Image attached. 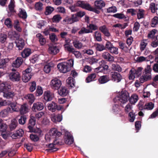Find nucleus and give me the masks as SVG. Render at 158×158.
<instances>
[{
    "label": "nucleus",
    "instance_id": "nucleus-1",
    "mask_svg": "<svg viewBox=\"0 0 158 158\" xmlns=\"http://www.w3.org/2000/svg\"><path fill=\"white\" fill-rule=\"evenodd\" d=\"M61 135V132L58 131L56 128H53L51 129L48 133L45 135V139L47 142H49L51 140L53 141L52 143L48 145V148H50L49 149V151L51 152H55L58 149V148L55 147L56 145H60L64 144L63 141H60L56 139Z\"/></svg>",
    "mask_w": 158,
    "mask_h": 158
},
{
    "label": "nucleus",
    "instance_id": "nucleus-2",
    "mask_svg": "<svg viewBox=\"0 0 158 158\" xmlns=\"http://www.w3.org/2000/svg\"><path fill=\"white\" fill-rule=\"evenodd\" d=\"M73 60L71 59L67 60L66 62L58 64L57 65V67L60 72L65 73L71 70V68L73 66Z\"/></svg>",
    "mask_w": 158,
    "mask_h": 158
},
{
    "label": "nucleus",
    "instance_id": "nucleus-3",
    "mask_svg": "<svg viewBox=\"0 0 158 158\" xmlns=\"http://www.w3.org/2000/svg\"><path fill=\"white\" fill-rule=\"evenodd\" d=\"M129 94L126 91H122L121 93L114 99L113 101L115 103H118L120 105L122 104L126 103L128 100Z\"/></svg>",
    "mask_w": 158,
    "mask_h": 158
},
{
    "label": "nucleus",
    "instance_id": "nucleus-4",
    "mask_svg": "<svg viewBox=\"0 0 158 158\" xmlns=\"http://www.w3.org/2000/svg\"><path fill=\"white\" fill-rule=\"evenodd\" d=\"M110 80L118 83L120 82L122 79V77L121 74L118 72H112L110 73Z\"/></svg>",
    "mask_w": 158,
    "mask_h": 158
},
{
    "label": "nucleus",
    "instance_id": "nucleus-5",
    "mask_svg": "<svg viewBox=\"0 0 158 158\" xmlns=\"http://www.w3.org/2000/svg\"><path fill=\"white\" fill-rule=\"evenodd\" d=\"M48 108L49 110L53 112H55L56 110H60L63 108L61 106H58L56 103L54 102H52L48 103Z\"/></svg>",
    "mask_w": 158,
    "mask_h": 158
},
{
    "label": "nucleus",
    "instance_id": "nucleus-6",
    "mask_svg": "<svg viewBox=\"0 0 158 158\" xmlns=\"http://www.w3.org/2000/svg\"><path fill=\"white\" fill-rule=\"evenodd\" d=\"M76 6L89 11L91 6V5L86 1L81 0L77 1L76 3Z\"/></svg>",
    "mask_w": 158,
    "mask_h": 158
},
{
    "label": "nucleus",
    "instance_id": "nucleus-7",
    "mask_svg": "<svg viewBox=\"0 0 158 158\" xmlns=\"http://www.w3.org/2000/svg\"><path fill=\"white\" fill-rule=\"evenodd\" d=\"M10 80L13 82H18L20 79V76L18 72H12L9 75Z\"/></svg>",
    "mask_w": 158,
    "mask_h": 158
},
{
    "label": "nucleus",
    "instance_id": "nucleus-8",
    "mask_svg": "<svg viewBox=\"0 0 158 158\" xmlns=\"http://www.w3.org/2000/svg\"><path fill=\"white\" fill-rule=\"evenodd\" d=\"M61 85V82L57 78L52 79L50 82L51 88L55 89H58Z\"/></svg>",
    "mask_w": 158,
    "mask_h": 158
},
{
    "label": "nucleus",
    "instance_id": "nucleus-9",
    "mask_svg": "<svg viewBox=\"0 0 158 158\" xmlns=\"http://www.w3.org/2000/svg\"><path fill=\"white\" fill-rule=\"evenodd\" d=\"M47 113L45 111H40V118H41L42 120L41 124L42 126L48 125L49 123V120L48 119L46 116Z\"/></svg>",
    "mask_w": 158,
    "mask_h": 158
},
{
    "label": "nucleus",
    "instance_id": "nucleus-10",
    "mask_svg": "<svg viewBox=\"0 0 158 158\" xmlns=\"http://www.w3.org/2000/svg\"><path fill=\"white\" fill-rule=\"evenodd\" d=\"M64 139L65 143L68 145H71L73 144V139L71 134L66 132L65 133L64 136Z\"/></svg>",
    "mask_w": 158,
    "mask_h": 158
},
{
    "label": "nucleus",
    "instance_id": "nucleus-11",
    "mask_svg": "<svg viewBox=\"0 0 158 158\" xmlns=\"http://www.w3.org/2000/svg\"><path fill=\"white\" fill-rule=\"evenodd\" d=\"M78 18L73 16V15L71 17H66L63 20V23L64 24H71L75 22L78 21Z\"/></svg>",
    "mask_w": 158,
    "mask_h": 158
},
{
    "label": "nucleus",
    "instance_id": "nucleus-12",
    "mask_svg": "<svg viewBox=\"0 0 158 158\" xmlns=\"http://www.w3.org/2000/svg\"><path fill=\"white\" fill-rule=\"evenodd\" d=\"M35 124V121L34 118H31L29 120L28 124V128L29 130L28 131L30 132L35 133V130L33 128V127Z\"/></svg>",
    "mask_w": 158,
    "mask_h": 158
},
{
    "label": "nucleus",
    "instance_id": "nucleus-13",
    "mask_svg": "<svg viewBox=\"0 0 158 158\" xmlns=\"http://www.w3.org/2000/svg\"><path fill=\"white\" fill-rule=\"evenodd\" d=\"M54 96V94L49 91L47 90L44 92V98L45 101H49L52 100Z\"/></svg>",
    "mask_w": 158,
    "mask_h": 158
},
{
    "label": "nucleus",
    "instance_id": "nucleus-14",
    "mask_svg": "<svg viewBox=\"0 0 158 158\" xmlns=\"http://www.w3.org/2000/svg\"><path fill=\"white\" fill-rule=\"evenodd\" d=\"M102 57L106 61L112 62L114 61V57L108 52H104L102 55Z\"/></svg>",
    "mask_w": 158,
    "mask_h": 158
},
{
    "label": "nucleus",
    "instance_id": "nucleus-15",
    "mask_svg": "<svg viewBox=\"0 0 158 158\" xmlns=\"http://www.w3.org/2000/svg\"><path fill=\"white\" fill-rule=\"evenodd\" d=\"M23 61V60L22 58L18 57L12 63V66L14 68H18L22 64Z\"/></svg>",
    "mask_w": 158,
    "mask_h": 158
},
{
    "label": "nucleus",
    "instance_id": "nucleus-16",
    "mask_svg": "<svg viewBox=\"0 0 158 158\" xmlns=\"http://www.w3.org/2000/svg\"><path fill=\"white\" fill-rule=\"evenodd\" d=\"M154 107V104L152 102L146 103L144 106L141 105L139 106V109L142 110L143 109L147 110H151Z\"/></svg>",
    "mask_w": 158,
    "mask_h": 158
},
{
    "label": "nucleus",
    "instance_id": "nucleus-17",
    "mask_svg": "<svg viewBox=\"0 0 158 158\" xmlns=\"http://www.w3.org/2000/svg\"><path fill=\"white\" fill-rule=\"evenodd\" d=\"M11 88V86L7 82H3L0 84V91L4 93Z\"/></svg>",
    "mask_w": 158,
    "mask_h": 158
},
{
    "label": "nucleus",
    "instance_id": "nucleus-18",
    "mask_svg": "<svg viewBox=\"0 0 158 158\" xmlns=\"http://www.w3.org/2000/svg\"><path fill=\"white\" fill-rule=\"evenodd\" d=\"M12 113L11 109L10 107H7L6 108L2 110L0 112V116L4 118L7 116L10 113Z\"/></svg>",
    "mask_w": 158,
    "mask_h": 158
},
{
    "label": "nucleus",
    "instance_id": "nucleus-19",
    "mask_svg": "<svg viewBox=\"0 0 158 158\" xmlns=\"http://www.w3.org/2000/svg\"><path fill=\"white\" fill-rule=\"evenodd\" d=\"M99 30L102 32L105 36L109 37L110 36V34L109 31L108 29L105 25H103L99 27Z\"/></svg>",
    "mask_w": 158,
    "mask_h": 158
},
{
    "label": "nucleus",
    "instance_id": "nucleus-20",
    "mask_svg": "<svg viewBox=\"0 0 158 158\" xmlns=\"http://www.w3.org/2000/svg\"><path fill=\"white\" fill-rule=\"evenodd\" d=\"M110 80L109 77L106 75H103L100 77L98 78V81L99 84L106 83Z\"/></svg>",
    "mask_w": 158,
    "mask_h": 158
},
{
    "label": "nucleus",
    "instance_id": "nucleus-21",
    "mask_svg": "<svg viewBox=\"0 0 158 158\" xmlns=\"http://www.w3.org/2000/svg\"><path fill=\"white\" fill-rule=\"evenodd\" d=\"M48 52L51 54L55 55L59 52V49L56 46H50L48 48Z\"/></svg>",
    "mask_w": 158,
    "mask_h": 158
},
{
    "label": "nucleus",
    "instance_id": "nucleus-22",
    "mask_svg": "<svg viewBox=\"0 0 158 158\" xmlns=\"http://www.w3.org/2000/svg\"><path fill=\"white\" fill-rule=\"evenodd\" d=\"M15 43L17 47L19 50H22L24 47L25 44L24 40L21 38L16 40Z\"/></svg>",
    "mask_w": 158,
    "mask_h": 158
},
{
    "label": "nucleus",
    "instance_id": "nucleus-23",
    "mask_svg": "<svg viewBox=\"0 0 158 158\" xmlns=\"http://www.w3.org/2000/svg\"><path fill=\"white\" fill-rule=\"evenodd\" d=\"M54 66V64L52 62H50L45 65L44 68V71L46 73H49L51 69L53 68Z\"/></svg>",
    "mask_w": 158,
    "mask_h": 158
},
{
    "label": "nucleus",
    "instance_id": "nucleus-24",
    "mask_svg": "<svg viewBox=\"0 0 158 158\" xmlns=\"http://www.w3.org/2000/svg\"><path fill=\"white\" fill-rule=\"evenodd\" d=\"M19 110L21 114H26L29 111L27 105L26 104L22 105L20 109H19Z\"/></svg>",
    "mask_w": 158,
    "mask_h": 158
},
{
    "label": "nucleus",
    "instance_id": "nucleus-25",
    "mask_svg": "<svg viewBox=\"0 0 158 158\" xmlns=\"http://www.w3.org/2000/svg\"><path fill=\"white\" fill-rule=\"evenodd\" d=\"M51 120L53 122L56 123L60 122L62 119V116L60 114L55 115V114L51 116Z\"/></svg>",
    "mask_w": 158,
    "mask_h": 158
},
{
    "label": "nucleus",
    "instance_id": "nucleus-26",
    "mask_svg": "<svg viewBox=\"0 0 158 158\" xmlns=\"http://www.w3.org/2000/svg\"><path fill=\"white\" fill-rule=\"evenodd\" d=\"M94 5L96 9L100 10L105 6V4L102 0H97L94 2Z\"/></svg>",
    "mask_w": 158,
    "mask_h": 158
},
{
    "label": "nucleus",
    "instance_id": "nucleus-27",
    "mask_svg": "<svg viewBox=\"0 0 158 158\" xmlns=\"http://www.w3.org/2000/svg\"><path fill=\"white\" fill-rule=\"evenodd\" d=\"M66 82L69 87L71 88L75 86V79L71 77H69L66 80Z\"/></svg>",
    "mask_w": 158,
    "mask_h": 158
},
{
    "label": "nucleus",
    "instance_id": "nucleus-28",
    "mask_svg": "<svg viewBox=\"0 0 158 158\" xmlns=\"http://www.w3.org/2000/svg\"><path fill=\"white\" fill-rule=\"evenodd\" d=\"M97 73H92L88 75L85 80L86 82L89 83L91 81H94L96 80L97 76Z\"/></svg>",
    "mask_w": 158,
    "mask_h": 158
},
{
    "label": "nucleus",
    "instance_id": "nucleus-29",
    "mask_svg": "<svg viewBox=\"0 0 158 158\" xmlns=\"http://www.w3.org/2000/svg\"><path fill=\"white\" fill-rule=\"evenodd\" d=\"M113 16L114 17L119 19H124V21H128L129 20V18L128 16H125V15L122 13H117L113 15Z\"/></svg>",
    "mask_w": 158,
    "mask_h": 158
},
{
    "label": "nucleus",
    "instance_id": "nucleus-30",
    "mask_svg": "<svg viewBox=\"0 0 158 158\" xmlns=\"http://www.w3.org/2000/svg\"><path fill=\"white\" fill-rule=\"evenodd\" d=\"M31 54V51L29 48L24 49L21 53L22 57L24 58L28 57Z\"/></svg>",
    "mask_w": 158,
    "mask_h": 158
},
{
    "label": "nucleus",
    "instance_id": "nucleus-31",
    "mask_svg": "<svg viewBox=\"0 0 158 158\" xmlns=\"http://www.w3.org/2000/svg\"><path fill=\"white\" fill-rule=\"evenodd\" d=\"M59 94L60 96L64 97L68 94V90L65 87H62L58 91Z\"/></svg>",
    "mask_w": 158,
    "mask_h": 158
},
{
    "label": "nucleus",
    "instance_id": "nucleus-32",
    "mask_svg": "<svg viewBox=\"0 0 158 158\" xmlns=\"http://www.w3.org/2000/svg\"><path fill=\"white\" fill-rule=\"evenodd\" d=\"M138 99V96L136 94H135L132 95L130 98L129 97L128 100L131 104H134L137 102Z\"/></svg>",
    "mask_w": 158,
    "mask_h": 158
},
{
    "label": "nucleus",
    "instance_id": "nucleus-33",
    "mask_svg": "<svg viewBox=\"0 0 158 158\" xmlns=\"http://www.w3.org/2000/svg\"><path fill=\"white\" fill-rule=\"evenodd\" d=\"M25 98L26 99L29 104H31L34 102L35 100V98L32 94H28L25 96Z\"/></svg>",
    "mask_w": 158,
    "mask_h": 158
},
{
    "label": "nucleus",
    "instance_id": "nucleus-34",
    "mask_svg": "<svg viewBox=\"0 0 158 158\" xmlns=\"http://www.w3.org/2000/svg\"><path fill=\"white\" fill-rule=\"evenodd\" d=\"M8 58L2 59L0 61V69H4L6 66V64L8 62Z\"/></svg>",
    "mask_w": 158,
    "mask_h": 158
},
{
    "label": "nucleus",
    "instance_id": "nucleus-35",
    "mask_svg": "<svg viewBox=\"0 0 158 158\" xmlns=\"http://www.w3.org/2000/svg\"><path fill=\"white\" fill-rule=\"evenodd\" d=\"M111 68L112 70L114 71H117L119 73L122 71V68L119 65L117 64H112Z\"/></svg>",
    "mask_w": 158,
    "mask_h": 158
},
{
    "label": "nucleus",
    "instance_id": "nucleus-36",
    "mask_svg": "<svg viewBox=\"0 0 158 158\" xmlns=\"http://www.w3.org/2000/svg\"><path fill=\"white\" fill-rule=\"evenodd\" d=\"M119 48L126 52H128L129 51V47H127L125 43L122 42H119Z\"/></svg>",
    "mask_w": 158,
    "mask_h": 158
},
{
    "label": "nucleus",
    "instance_id": "nucleus-37",
    "mask_svg": "<svg viewBox=\"0 0 158 158\" xmlns=\"http://www.w3.org/2000/svg\"><path fill=\"white\" fill-rule=\"evenodd\" d=\"M108 66L106 64H104L102 67H98L95 69V71L97 73L104 72L105 70L107 71L108 69Z\"/></svg>",
    "mask_w": 158,
    "mask_h": 158
},
{
    "label": "nucleus",
    "instance_id": "nucleus-38",
    "mask_svg": "<svg viewBox=\"0 0 158 158\" xmlns=\"http://www.w3.org/2000/svg\"><path fill=\"white\" fill-rule=\"evenodd\" d=\"M14 28L18 32L22 31V28L20 27L19 21L18 20L15 21L14 23Z\"/></svg>",
    "mask_w": 158,
    "mask_h": 158
},
{
    "label": "nucleus",
    "instance_id": "nucleus-39",
    "mask_svg": "<svg viewBox=\"0 0 158 158\" xmlns=\"http://www.w3.org/2000/svg\"><path fill=\"white\" fill-rule=\"evenodd\" d=\"M32 75H30L29 73H23L22 76V80L24 82H27L31 79Z\"/></svg>",
    "mask_w": 158,
    "mask_h": 158
},
{
    "label": "nucleus",
    "instance_id": "nucleus-40",
    "mask_svg": "<svg viewBox=\"0 0 158 158\" xmlns=\"http://www.w3.org/2000/svg\"><path fill=\"white\" fill-rule=\"evenodd\" d=\"M92 32L93 31L91 30H89V29H86L85 27H81L80 30L78 32V34L81 35Z\"/></svg>",
    "mask_w": 158,
    "mask_h": 158
},
{
    "label": "nucleus",
    "instance_id": "nucleus-41",
    "mask_svg": "<svg viewBox=\"0 0 158 158\" xmlns=\"http://www.w3.org/2000/svg\"><path fill=\"white\" fill-rule=\"evenodd\" d=\"M73 44L75 48L78 49H80L82 47V44L79 41L75 40L73 41Z\"/></svg>",
    "mask_w": 158,
    "mask_h": 158
},
{
    "label": "nucleus",
    "instance_id": "nucleus-42",
    "mask_svg": "<svg viewBox=\"0 0 158 158\" xmlns=\"http://www.w3.org/2000/svg\"><path fill=\"white\" fill-rule=\"evenodd\" d=\"M135 69L134 68H132L131 69L129 73V79L130 80H133L135 77H137L135 75V73H134L135 72Z\"/></svg>",
    "mask_w": 158,
    "mask_h": 158
},
{
    "label": "nucleus",
    "instance_id": "nucleus-43",
    "mask_svg": "<svg viewBox=\"0 0 158 158\" xmlns=\"http://www.w3.org/2000/svg\"><path fill=\"white\" fill-rule=\"evenodd\" d=\"M96 50L99 51H102L105 50V47L102 44L99 43H95L94 44Z\"/></svg>",
    "mask_w": 158,
    "mask_h": 158
},
{
    "label": "nucleus",
    "instance_id": "nucleus-44",
    "mask_svg": "<svg viewBox=\"0 0 158 158\" xmlns=\"http://www.w3.org/2000/svg\"><path fill=\"white\" fill-rule=\"evenodd\" d=\"M147 42V40H143L141 41L140 45V50L141 52H142L145 49L146 47L148 44Z\"/></svg>",
    "mask_w": 158,
    "mask_h": 158
},
{
    "label": "nucleus",
    "instance_id": "nucleus-45",
    "mask_svg": "<svg viewBox=\"0 0 158 158\" xmlns=\"http://www.w3.org/2000/svg\"><path fill=\"white\" fill-rule=\"evenodd\" d=\"M9 105L10 106L11 108V110H12V112L13 111L18 112L19 111V108L17 106V103L15 102H12L9 103Z\"/></svg>",
    "mask_w": 158,
    "mask_h": 158
},
{
    "label": "nucleus",
    "instance_id": "nucleus-46",
    "mask_svg": "<svg viewBox=\"0 0 158 158\" xmlns=\"http://www.w3.org/2000/svg\"><path fill=\"white\" fill-rule=\"evenodd\" d=\"M19 17L22 18L23 19H25L27 18V15L26 11L24 10L21 9L19 14Z\"/></svg>",
    "mask_w": 158,
    "mask_h": 158
},
{
    "label": "nucleus",
    "instance_id": "nucleus-47",
    "mask_svg": "<svg viewBox=\"0 0 158 158\" xmlns=\"http://www.w3.org/2000/svg\"><path fill=\"white\" fill-rule=\"evenodd\" d=\"M137 16V18L138 19H142L144 17V10L141 9H139L138 11L136 13Z\"/></svg>",
    "mask_w": 158,
    "mask_h": 158
},
{
    "label": "nucleus",
    "instance_id": "nucleus-48",
    "mask_svg": "<svg viewBox=\"0 0 158 158\" xmlns=\"http://www.w3.org/2000/svg\"><path fill=\"white\" fill-rule=\"evenodd\" d=\"M8 90L3 93V96L7 98H12L15 95L14 93L13 92H9Z\"/></svg>",
    "mask_w": 158,
    "mask_h": 158
},
{
    "label": "nucleus",
    "instance_id": "nucleus-49",
    "mask_svg": "<svg viewBox=\"0 0 158 158\" xmlns=\"http://www.w3.org/2000/svg\"><path fill=\"white\" fill-rule=\"evenodd\" d=\"M94 38L98 41H102V38L101 33L98 31L95 32L94 33Z\"/></svg>",
    "mask_w": 158,
    "mask_h": 158
},
{
    "label": "nucleus",
    "instance_id": "nucleus-50",
    "mask_svg": "<svg viewBox=\"0 0 158 158\" xmlns=\"http://www.w3.org/2000/svg\"><path fill=\"white\" fill-rule=\"evenodd\" d=\"M7 129L6 125L3 123L1 119H0V131L4 132Z\"/></svg>",
    "mask_w": 158,
    "mask_h": 158
},
{
    "label": "nucleus",
    "instance_id": "nucleus-51",
    "mask_svg": "<svg viewBox=\"0 0 158 158\" xmlns=\"http://www.w3.org/2000/svg\"><path fill=\"white\" fill-rule=\"evenodd\" d=\"M149 9L151 10L152 13H154L158 8L157 7H156L155 3L152 2L150 4Z\"/></svg>",
    "mask_w": 158,
    "mask_h": 158
},
{
    "label": "nucleus",
    "instance_id": "nucleus-52",
    "mask_svg": "<svg viewBox=\"0 0 158 158\" xmlns=\"http://www.w3.org/2000/svg\"><path fill=\"white\" fill-rule=\"evenodd\" d=\"M18 123L16 120H13L10 124L9 127L11 131L14 130L17 126Z\"/></svg>",
    "mask_w": 158,
    "mask_h": 158
},
{
    "label": "nucleus",
    "instance_id": "nucleus-53",
    "mask_svg": "<svg viewBox=\"0 0 158 158\" xmlns=\"http://www.w3.org/2000/svg\"><path fill=\"white\" fill-rule=\"evenodd\" d=\"M157 25H158V17L155 16L152 19L151 26L152 27H155Z\"/></svg>",
    "mask_w": 158,
    "mask_h": 158
},
{
    "label": "nucleus",
    "instance_id": "nucleus-54",
    "mask_svg": "<svg viewBox=\"0 0 158 158\" xmlns=\"http://www.w3.org/2000/svg\"><path fill=\"white\" fill-rule=\"evenodd\" d=\"M62 19V17L60 15L57 14L54 15L52 18V21L53 22L58 23Z\"/></svg>",
    "mask_w": 158,
    "mask_h": 158
},
{
    "label": "nucleus",
    "instance_id": "nucleus-55",
    "mask_svg": "<svg viewBox=\"0 0 158 158\" xmlns=\"http://www.w3.org/2000/svg\"><path fill=\"white\" fill-rule=\"evenodd\" d=\"M49 39L52 42H55L58 40L57 37L54 33L49 34Z\"/></svg>",
    "mask_w": 158,
    "mask_h": 158
},
{
    "label": "nucleus",
    "instance_id": "nucleus-56",
    "mask_svg": "<svg viewBox=\"0 0 158 158\" xmlns=\"http://www.w3.org/2000/svg\"><path fill=\"white\" fill-rule=\"evenodd\" d=\"M54 9L51 6H48L46 7V11L45 14L46 15H49L51 14L54 11Z\"/></svg>",
    "mask_w": 158,
    "mask_h": 158
},
{
    "label": "nucleus",
    "instance_id": "nucleus-57",
    "mask_svg": "<svg viewBox=\"0 0 158 158\" xmlns=\"http://www.w3.org/2000/svg\"><path fill=\"white\" fill-rule=\"evenodd\" d=\"M32 110L35 112H37L40 110V103L37 102L34 103L32 108Z\"/></svg>",
    "mask_w": 158,
    "mask_h": 158
},
{
    "label": "nucleus",
    "instance_id": "nucleus-58",
    "mask_svg": "<svg viewBox=\"0 0 158 158\" xmlns=\"http://www.w3.org/2000/svg\"><path fill=\"white\" fill-rule=\"evenodd\" d=\"M27 120V117L26 115H23L20 116L18 122L19 124L24 125L26 123Z\"/></svg>",
    "mask_w": 158,
    "mask_h": 158
},
{
    "label": "nucleus",
    "instance_id": "nucleus-59",
    "mask_svg": "<svg viewBox=\"0 0 158 158\" xmlns=\"http://www.w3.org/2000/svg\"><path fill=\"white\" fill-rule=\"evenodd\" d=\"M143 69V68L141 67H139L136 69H135L134 71L135 72H134L135 73V75H136L137 77L141 75Z\"/></svg>",
    "mask_w": 158,
    "mask_h": 158
},
{
    "label": "nucleus",
    "instance_id": "nucleus-60",
    "mask_svg": "<svg viewBox=\"0 0 158 158\" xmlns=\"http://www.w3.org/2000/svg\"><path fill=\"white\" fill-rule=\"evenodd\" d=\"M85 15V12L84 11H79L77 12L76 14L73 15V16L78 18L77 17L81 18Z\"/></svg>",
    "mask_w": 158,
    "mask_h": 158
},
{
    "label": "nucleus",
    "instance_id": "nucleus-61",
    "mask_svg": "<svg viewBox=\"0 0 158 158\" xmlns=\"http://www.w3.org/2000/svg\"><path fill=\"white\" fill-rule=\"evenodd\" d=\"M109 51L111 54H118V48L114 46Z\"/></svg>",
    "mask_w": 158,
    "mask_h": 158
},
{
    "label": "nucleus",
    "instance_id": "nucleus-62",
    "mask_svg": "<svg viewBox=\"0 0 158 158\" xmlns=\"http://www.w3.org/2000/svg\"><path fill=\"white\" fill-rule=\"evenodd\" d=\"M5 24L9 28H11L12 27V24L11 23V21L10 18H7L4 22Z\"/></svg>",
    "mask_w": 158,
    "mask_h": 158
},
{
    "label": "nucleus",
    "instance_id": "nucleus-63",
    "mask_svg": "<svg viewBox=\"0 0 158 158\" xmlns=\"http://www.w3.org/2000/svg\"><path fill=\"white\" fill-rule=\"evenodd\" d=\"M30 137L31 140L35 142L38 141L39 139L38 135L35 133L31 134Z\"/></svg>",
    "mask_w": 158,
    "mask_h": 158
},
{
    "label": "nucleus",
    "instance_id": "nucleus-64",
    "mask_svg": "<svg viewBox=\"0 0 158 158\" xmlns=\"http://www.w3.org/2000/svg\"><path fill=\"white\" fill-rule=\"evenodd\" d=\"M155 61L156 63L154 64L153 70L155 72L158 73V58L155 59Z\"/></svg>",
    "mask_w": 158,
    "mask_h": 158
}]
</instances>
